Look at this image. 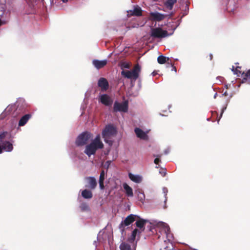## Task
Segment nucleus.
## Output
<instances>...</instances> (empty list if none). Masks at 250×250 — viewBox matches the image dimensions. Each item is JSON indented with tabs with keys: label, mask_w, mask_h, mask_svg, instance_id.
Here are the masks:
<instances>
[{
	"label": "nucleus",
	"mask_w": 250,
	"mask_h": 250,
	"mask_svg": "<svg viewBox=\"0 0 250 250\" xmlns=\"http://www.w3.org/2000/svg\"><path fill=\"white\" fill-rule=\"evenodd\" d=\"M156 226L157 230L159 231L160 235H159L158 237L160 238L162 236L163 238L165 237L167 240H164V242L166 244L165 249L169 247V245L172 244V241L173 240V235L171 233L170 231V228L168 225L161 221H155L153 223H151Z\"/></svg>",
	"instance_id": "1"
},
{
	"label": "nucleus",
	"mask_w": 250,
	"mask_h": 250,
	"mask_svg": "<svg viewBox=\"0 0 250 250\" xmlns=\"http://www.w3.org/2000/svg\"><path fill=\"white\" fill-rule=\"evenodd\" d=\"M117 133L116 128L111 125H107L105 126L102 132V136L104 142L107 144L109 147L107 150L104 151V155H107L109 154L110 147L112 146L114 140L113 137L116 136Z\"/></svg>",
	"instance_id": "2"
},
{
	"label": "nucleus",
	"mask_w": 250,
	"mask_h": 250,
	"mask_svg": "<svg viewBox=\"0 0 250 250\" xmlns=\"http://www.w3.org/2000/svg\"><path fill=\"white\" fill-rule=\"evenodd\" d=\"M104 146L100 134H98L89 144L85 146L84 152L88 157H90L95 154L98 149L103 148Z\"/></svg>",
	"instance_id": "3"
},
{
	"label": "nucleus",
	"mask_w": 250,
	"mask_h": 250,
	"mask_svg": "<svg viewBox=\"0 0 250 250\" xmlns=\"http://www.w3.org/2000/svg\"><path fill=\"white\" fill-rule=\"evenodd\" d=\"M141 67L137 64L134 66L133 69L131 71L122 70L121 74L127 79H133L135 81L139 77Z\"/></svg>",
	"instance_id": "4"
},
{
	"label": "nucleus",
	"mask_w": 250,
	"mask_h": 250,
	"mask_svg": "<svg viewBox=\"0 0 250 250\" xmlns=\"http://www.w3.org/2000/svg\"><path fill=\"white\" fill-rule=\"evenodd\" d=\"M139 219L137 220L136 222V224L137 227L140 228L141 231L138 230V229H135L131 234L130 238L129 239V241L130 242H133L134 241L136 236L138 234L141 233V231H143L144 229V226L145 224L147 222L146 220H144L142 219H140V217L138 218Z\"/></svg>",
	"instance_id": "5"
},
{
	"label": "nucleus",
	"mask_w": 250,
	"mask_h": 250,
	"mask_svg": "<svg viewBox=\"0 0 250 250\" xmlns=\"http://www.w3.org/2000/svg\"><path fill=\"white\" fill-rule=\"evenodd\" d=\"M92 137V134L88 132H84L78 136L76 141V144L78 146L85 145Z\"/></svg>",
	"instance_id": "6"
},
{
	"label": "nucleus",
	"mask_w": 250,
	"mask_h": 250,
	"mask_svg": "<svg viewBox=\"0 0 250 250\" xmlns=\"http://www.w3.org/2000/svg\"><path fill=\"white\" fill-rule=\"evenodd\" d=\"M173 32L168 34L166 30H164L161 28H153L151 30V36L154 38H163L170 36Z\"/></svg>",
	"instance_id": "7"
},
{
	"label": "nucleus",
	"mask_w": 250,
	"mask_h": 250,
	"mask_svg": "<svg viewBox=\"0 0 250 250\" xmlns=\"http://www.w3.org/2000/svg\"><path fill=\"white\" fill-rule=\"evenodd\" d=\"M4 136V133L0 134V153H2V150L6 152H10L13 150V145L9 142H3V138Z\"/></svg>",
	"instance_id": "8"
},
{
	"label": "nucleus",
	"mask_w": 250,
	"mask_h": 250,
	"mask_svg": "<svg viewBox=\"0 0 250 250\" xmlns=\"http://www.w3.org/2000/svg\"><path fill=\"white\" fill-rule=\"evenodd\" d=\"M114 109L116 111L125 112L128 109V102L124 101L122 103L115 102Z\"/></svg>",
	"instance_id": "9"
},
{
	"label": "nucleus",
	"mask_w": 250,
	"mask_h": 250,
	"mask_svg": "<svg viewBox=\"0 0 250 250\" xmlns=\"http://www.w3.org/2000/svg\"><path fill=\"white\" fill-rule=\"evenodd\" d=\"M99 101L105 106H111L113 102L112 99L105 94H102L99 96Z\"/></svg>",
	"instance_id": "10"
},
{
	"label": "nucleus",
	"mask_w": 250,
	"mask_h": 250,
	"mask_svg": "<svg viewBox=\"0 0 250 250\" xmlns=\"http://www.w3.org/2000/svg\"><path fill=\"white\" fill-rule=\"evenodd\" d=\"M136 217L139 218L138 216L135 215L130 214L128 215L125 220L121 223V225H125V226H128L135 220Z\"/></svg>",
	"instance_id": "11"
},
{
	"label": "nucleus",
	"mask_w": 250,
	"mask_h": 250,
	"mask_svg": "<svg viewBox=\"0 0 250 250\" xmlns=\"http://www.w3.org/2000/svg\"><path fill=\"white\" fill-rule=\"evenodd\" d=\"M107 61L106 60H94L92 61V63L93 65L98 69H99L101 68L104 67L107 64Z\"/></svg>",
	"instance_id": "12"
},
{
	"label": "nucleus",
	"mask_w": 250,
	"mask_h": 250,
	"mask_svg": "<svg viewBox=\"0 0 250 250\" xmlns=\"http://www.w3.org/2000/svg\"><path fill=\"white\" fill-rule=\"evenodd\" d=\"M135 132L137 136L141 139L146 140L148 139L147 135L148 131L145 132L139 128H136L135 129Z\"/></svg>",
	"instance_id": "13"
},
{
	"label": "nucleus",
	"mask_w": 250,
	"mask_h": 250,
	"mask_svg": "<svg viewBox=\"0 0 250 250\" xmlns=\"http://www.w3.org/2000/svg\"><path fill=\"white\" fill-rule=\"evenodd\" d=\"M129 179L136 183H140L143 180L142 176L138 174H134L131 173L128 174Z\"/></svg>",
	"instance_id": "14"
},
{
	"label": "nucleus",
	"mask_w": 250,
	"mask_h": 250,
	"mask_svg": "<svg viewBox=\"0 0 250 250\" xmlns=\"http://www.w3.org/2000/svg\"><path fill=\"white\" fill-rule=\"evenodd\" d=\"M166 15L161 14L158 12H153L150 13V16L151 18L158 21L162 20L166 17Z\"/></svg>",
	"instance_id": "15"
},
{
	"label": "nucleus",
	"mask_w": 250,
	"mask_h": 250,
	"mask_svg": "<svg viewBox=\"0 0 250 250\" xmlns=\"http://www.w3.org/2000/svg\"><path fill=\"white\" fill-rule=\"evenodd\" d=\"M98 84L102 90H106L108 87V83L107 80L104 78H101L99 80Z\"/></svg>",
	"instance_id": "16"
},
{
	"label": "nucleus",
	"mask_w": 250,
	"mask_h": 250,
	"mask_svg": "<svg viewBox=\"0 0 250 250\" xmlns=\"http://www.w3.org/2000/svg\"><path fill=\"white\" fill-rule=\"evenodd\" d=\"M85 180L88 183V185L86 187L90 188L91 189H94L97 185V183L95 179L93 177H89L85 178Z\"/></svg>",
	"instance_id": "17"
},
{
	"label": "nucleus",
	"mask_w": 250,
	"mask_h": 250,
	"mask_svg": "<svg viewBox=\"0 0 250 250\" xmlns=\"http://www.w3.org/2000/svg\"><path fill=\"white\" fill-rule=\"evenodd\" d=\"M142 10L140 7L138 6L134 7L133 10H129L127 11L128 16H140L141 15Z\"/></svg>",
	"instance_id": "18"
},
{
	"label": "nucleus",
	"mask_w": 250,
	"mask_h": 250,
	"mask_svg": "<svg viewBox=\"0 0 250 250\" xmlns=\"http://www.w3.org/2000/svg\"><path fill=\"white\" fill-rule=\"evenodd\" d=\"M123 188L125 190L126 194L129 197L133 196V190L132 188L129 186L126 183L123 184Z\"/></svg>",
	"instance_id": "19"
},
{
	"label": "nucleus",
	"mask_w": 250,
	"mask_h": 250,
	"mask_svg": "<svg viewBox=\"0 0 250 250\" xmlns=\"http://www.w3.org/2000/svg\"><path fill=\"white\" fill-rule=\"evenodd\" d=\"M120 250H135L134 246L132 247L126 243L123 242L120 246Z\"/></svg>",
	"instance_id": "20"
},
{
	"label": "nucleus",
	"mask_w": 250,
	"mask_h": 250,
	"mask_svg": "<svg viewBox=\"0 0 250 250\" xmlns=\"http://www.w3.org/2000/svg\"><path fill=\"white\" fill-rule=\"evenodd\" d=\"M30 118V115L29 114H26L23 116L20 120L19 123V126H23L26 124L28 120Z\"/></svg>",
	"instance_id": "21"
},
{
	"label": "nucleus",
	"mask_w": 250,
	"mask_h": 250,
	"mask_svg": "<svg viewBox=\"0 0 250 250\" xmlns=\"http://www.w3.org/2000/svg\"><path fill=\"white\" fill-rule=\"evenodd\" d=\"M82 195L85 199H90L92 197V193L90 190L84 189L82 192Z\"/></svg>",
	"instance_id": "22"
},
{
	"label": "nucleus",
	"mask_w": 250,
	"mask_h": 250,
	"mask_svg": "<svg viewBox=\"0 0 250 250\" xmlns=\"http://www.w3.org/2000/svg\"><path fill=\"white\" fill-rule=\"evenodd\" d=\"M169 60V58L166 57L164 56H160L157 58V61L160 64H164Z\"/></svg>",
	"instance_id": "23"
},
{
	"label": "nucleus",
	"mask_w": 250,
	"mask_h": 250,
	"mask_svg": "<svg viewBox=\"0 0 250 250\" xmlns=\"http://www.w3.org/2000/svg\"><path fill=\"white\" fill-rule=\"evenodd\" d=\"M176 2V0H167L166 2V6L169 9H171L173 4Z\"/></svg>",
	"instance_id": "24"
},
{
	"label": "nucleus",
	"mask_w": 250,
	"mask_h": 250,
	"mask_svg": "<svg viewBox=\"0 0 250 250\" xmlns=\"http://www.w3.org/2000/svg\"><path fill=\"white\" fill-rule=\"evenodd\" d=\"M4 13L3 8L0 9V26L5 24V21L2 19Z\"/></svg>",
	"instance_id": "25"
},
{
	"label": "nucleus",
	"mask_w": 250,
	"mask_h": 250,
	"mask_svg": "<svg viewBox=\"0 0 250 250\" xmlns=\"http://www.w3.org/2000/svg\"><path fill=\"white\" fill-rule=\"evenodd\" d=\"M138 198L139 201L143 203L145 199V195L144 193L139 192L138 194Z\"/></svg>",
	"instance_id": "26"
},
{
	"label": "nucleus",
	"mask_w": 250,
	"mask_h": 250,
	"mask_svg": "<svg viewBox=\"0 0 250 250\" xmlns=\"http://www.w3.org/2000/svg\"><path fill=\"white\" fill-rule=\"evenodd\" d=\"M80 208L83 211L88 210L89 209L88 206L85 203L82 204L80 206Z\"/></svg>",
	"instance_id": "27"
},
{
	"label": "nucleus",
	"mask_w": 250,
	"mask_h": 250,
	"mask_svg": "<svg viewBox=\"0 0 250 250\" xmlns=\"http://www.w3.org/2000/svg\"><path fill=\"white\" fill-rule=\"evenodd\" d=\"M105 175V172L103 170L100 175L99 181H104Z\"/></svg>",
	"instance_id": "28"
},
{
	"label": "nucleus",
	"mask_w": 250,
	"mask_h": 250,
	"mask_svg": "<svg viewBox=\"0 0 250 250\" xmlns=\"http://www.w3.org/2000/svg\"><path fill=\"white\" fill-rule=\"evenodd\" d=\"M246 78L248 81V83L250 84V69L245 74Z\"/></svg>",
	"instance_id": "29"
},
{
	"label": "nucleus",
	"mask_w": 250,
	"mask_h": 250,
	"mask_svg": "<svg viewBox=\"0 0 250 250\" xmlns=\"http://www.w3.org/2000/svg\"><path fill=\"white\" fill-rule=\"evenodd\" d=\"M163 193H164V195H165V202H166V201L167 200L166 196H167V193L168 192L167 189L166 188H163Z\"/></svg>",
	"instance_id": "30"
},
{
	"label": "nucleus",
	"mask_w": 250,
	"mask_h": 250,
	"mask_svg": "<svg viewBox=\"0 0 250 250\" xmlns=\"http://www.w3.org/2000/svg\"><path fill=\"white\" fill-rule=\"evenodd\" d=\"M154 157H156V156H154ZM159 156L157 155V157L154 160V163L156 164V165H158L159 164V163L160 162V159L159 158Z\"/></svg>",
	"instance_id": "31"
},
{
	"label": "nucleus",
	"mask_w": 250,
	"mask_h": 250,
	"mask_svg": "<svg viewBox=\"0 0 250 250\" xmlns=\"http://www.w3.org/2000/svg\"><path fill=\"white\" fill-rule=\"evenodd\" d=\"M104 233V232L103 231H101L99 232V234H98L97 239L99 241H101V236L103 235Z\"/></svg>",
	"instance_id": "32"
},
{
	"label": "nucleus",
	"mask_w": 250,
	"mask_h": 250,
	"mask_svg": "<svg viewBox=\"0 0 250 250\" xmlns=\"http://www.w3.org/2000/svg\"><path fill=\"white\" fill-rule=\"evenodd\" d=\"M104 181H99V186L101 189H104Z\"/></svg>",
	"instance_id": "33"
},
{
	"label": "nucleus",
	"mask_w": 250,
	"mask_h": 250,
	"mask_svg": "<svg viewBox=\"0 0 250 250\" xmlns=\"http://www.w3.org/2000/svg\"><path fill=\"white\" fill-rule=\"evenodd\" d=\"M227 108V106H226L225 107H224L222 110V112H221V115H220V117H219V119H218V122H219V120L220 119L221 117H222V114L223 113H224V111Z\"/></svg>",
	"instance_id": "34"
},
{
	"label": "nucleus",
	"mask_w": 250,
	"mask_h": 250,
	"mask_svg": "<svg viewBox=\"0 0 250 250\" xmlns=\"http://www.w3.org/2000/svg\"><path fill=\"white\" fill-rule=\"evenodd\" d=\"M160 173L162 174L163 176L165 175L166 174V170L165 169H162L161 171H160Z\"/></svg>",
	"instance_id": "35"
},
{
	"label": "nucleus",
	"mask_w": 250,
	"mask_h": 250,
	"mask_svg": "<svg viewBox=\"0 0 250 250\" xmlns=\"http://www.w3.org/2000/svg\"><path fill=\"white\" fill-rule=\"evenodd\" d=\"M123 66L125 68H129V64L127 63H125L123 64Z\"/></svg>",
	"instance_id": "36"
},
{
	"label": "nucleus",
	"mask_w": 250,
	"mask_h": 250,
	"mask_svg": "<svg viewBox=\"0 0 250 250\" xmlns=\"http://www.w3.org/2000/svg\"><path fill=\"white\" fill-rule=\"evenodd\" d=\"M240 73H241V72L237 70L234 72V74H236L238 76H239Z\"/></svg>",
	"instance_id": "37"
},
{
	"label": "nucleus",
	"mask_w": 250,
	"mask_h": 250,
	"mask_svg": "<svg viewBox=\"0 0 250 250\" xmlns=\"http://www.w3.org/2000/svg\"><path fill=\"white\" fill-rule=\"evenodd\" d=\"M110 163V161H107V162H106V164H107V167L109 166V165Z\"/></svg>",
	"instance_id": "38"
},
{
	"label": "nucleus",
	"mask_w": 250,
	"mask_h": 250,
	"mask_svg": "<svg viewBox=\"0 0 250 250\" xmlns=\"http://www.w3.org/2000/svg\"><path fill=\"white\" fill-rule=\"evenodd\" d=\"M156 74V73L155 71H154L152 73V75L153 76H155Z\"/></svg>",
	"instance_id": "39"
},
{
	"label": "nucleus",
	"mask_w": 250,
	"mask_h": 250,
	"mask_svg": "<svg viewBox=\"0 0 250 250\" xmlns=\"http://www.w3.org/2000/svg\"><path fill=\"white\" fill-rule=\"evenodd\" d=\"M228 95V93H227V92L226 91L224 93V94H223V95H224V96H227Z\"/></svg>",
	"instance_id": "40"
},
{
	"label": "nucleus",
	"mask_w": 250,
	"mask_h": 250,
	"mask_svg": "<svg viewBox=\"0 0 250 250\" xmlns=\"http://www.w3.org/2000/svg\"><path fill=\"white\" fill-rule=\"evenodd\" d=\"M63 2L66 3L67 2V0H61Z\"/></svg>",
	"instance_id": "41"
},
{
	"label": "nucleus",
	"mask_w": 250,
	"mask_h": 250,
	"mask_svg": "<svg viewBox=\"0 0 250 250\" xmlns=\"http://www.w3.org/2000/svg\"><path fill=\"white\" fill-rule=\"evenodd\" d=\"M217 95V93H215V94L214 95V98H216Z\"/></svg>",
	"instance_id": "42"
},
{
	"label": "nucleus",
	"mask_w": 250,
	"mask_h": 250,
	"mask_svg": "<svg viewBox=\"0 0 250 250\" xmlns=\"http://www.w3.org/2000/svg\"><path fill=\"white\" fill-rule=\"evenodd\" d=\"M210 60L212 59V55H210Z\"/></svg>",
	"instance_id": "43"
}]
</instances>
